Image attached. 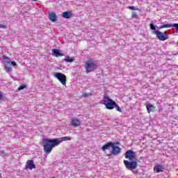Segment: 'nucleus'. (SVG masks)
Returning <instances> with one entry per match:
<instances>
[{"mask_svg": "<svg viewBox=\"0 0 178 178\" xmlns=\"http://www.w3.org/2000/svg\"><path fill=\"white\" fill-rule=\"evenodd\" d=\"M72 140V138L69 136H64L60 138V140L58 138H43L42 141V145L44 149L45 154H51L52 152V149L55 148V147H58L60 143L63 141H70Z\"/></svg>", "mask_w": 178, "mask_h": 178, "instance_id": "nucleus-1", "label": "nucleus"}, {"mask_svg": "<svg viewBox=\"0 0 178 178\" xmlns=\"http://www.w3.org/2000/svg\"><path fill=\"white\" fill-rule=\"evenodd\" d=\"M125 158L127 159H129L130 161L127 160H124V164L125 165V168L128 170H131V172H133V173H136L134 172V169H137V167L138 166V163L137 161H134L136 158V152H133V150L129 149L127 150L125 152Z\"/></svg>", "mask_w": 178, "mask_h": 178, "instance_id": "nucleus-2", "label": "nucleus"}, {"mask_svg": "<svg viewBox=\"0 0 178 178\" xmlns=\"http://www.w3.org/2000/svg\"><path fill=\"white\" fill-rule=\"evenodd\" d=\"M100 104L102 105H104L106 106V109L112 110L113 108H115L116 111L118 112L122 113V108L119 106L118 104H116V102L113 101L112 99H111L108 96H104L102 99L100 101Z\"/></svg>", "mask_w": 178, "mask_h": 178, "instance_id": "nucleus-3", "label": "nucleus"}, {"mask_svg": "<svg viewBox=\"0 0 178 178\" xmlns=\"http://www.w3.org/2000/svg\"><path fill=\"white\" fill-rule=\"evenodd\" d=\"M84 67L86 72L88 74V73H91V72H95L98 67V65H97L92 60H88L85 63Z\"/></svg>", "mask_w": 178, "mask_h": 178, "instance_id": "nucleus-4", "label": "nucleus"}, {"mask_svg": "<svg viewBox=\"0 0 178 178\" xmlns=\"http://www.w3.org/2000/svg\"><path fill=\"white\" fill-rule=\"evenodd\" d=\"M54 77H56V79H57L63 86H66V81H67V79L66 77V75H65V74L60 73V72H56L54 74Z\"/></svg>", "mask_w": 178, "mask_h": 178, "instance_id": "nucleus-5", "label": "nucleus"}, {"mask_svg": "<svg viewBox=\"0 0 178 178\" xmlns=\"http://www.w3.org/2000/svg\"><path fill=\"white\" fill-rule=\"evenodd\" d=\"M154 34H156L158 40L160 41H166V40H169V36L166 32H161L159 31H155Z\"/></svg>", "mask_w": 178, "mask_h": 178, "instance_id": "nucleus-6", "label": "nucleus"}, {"mask_svg": "<svg viewBox=\"0 0 178 178\" xmlns=\"http://www.w3.org/2000/svg\"><path fill=\"white\" fill-rule=\"evenodd\" d=\"M111 148V152L107 154V156H112V155H119V154L122 152V148L119 147V146H115V143H113Z\"/></svg>", "mask_w": 178, "mask_h": 178, "instance_id": "nucleus-7", "label": "nucleus"}, {"mask_svg": "<svg viewBox=\"0 0 178 178\" xmlns=\"http://www.w3.org/2000/svg\"><path fill=\"white\" fill-rule=\"evenodd\" d=\"M36 166L34 164V161L28 160L26 163L25 169H29L30 170H33V169H35Z\"/></svg>", "mask_w": 178, "mask_h": 178, "instance_id": "nucleus-8", "label": "nucleus"}, {"mask_svg": "<svg viewBox=\"0 0 178 178\" xmlns=\"http://www.w3.org/2000/svg\"><path fill=\"white\" fill-rule=\"evenodd\" d=\"M165 170V167L161 164H156L154 167V173H161V172H163Z\"/></svg>", "mask_w": 178, "mask_h": 178, "instance_id": "nucleus-9", "label": "nucleus"}, {"mask_svg": "<svg viewBox=\"0 0 178 178\" xmlns=\"http://www.w3.org/2000/svg\"><path fill=\"white\" fill-rule=\"evenodd\" d=\"M81 125V122L77 118H72L71 120V126H74V127H79V126Z\"/></svg>", "mask_w": 178, "mask_h": 178, "instance_id": "nucleus-10", "label": "nucleus"}, {"mask_svg": "<svg viewBox=\"0 0 178 178\" xmlns=\"http://www.w3.org/2000/svg\"><path fill=\"white\" fill-rule=\"evenodd\" d=\"M49 19L50 22H55L56 20H58V17L56 16V13H49Z\"/></svg>", "mask_w": 178, "mask_h": 178, "instance_id": "nucleus-11", "label": "nucleus"}, {"mask_svg": "<svg viewBox=\"0 0 178 178\" xmlns=\"http://www.w3.org/2000/svg\"><path fill=\"white\" fill-rule=\"evenodd\" d=\"M112 145H113V143L108 142L106 145L102 146V150L103 151V152H106V149H109L111 147H112Z\"/></svg>", "mask_w": 178, "mask_h": 178, "instance_id": "nucleus-12", "label": "nucleus"}, {"mask_svg": "<svg viewBox=\"0 0 178 178\" xmlns=\"http://www.w3.org/2000/svg\"><path fill=\"white\" fill-rule=\"evenodd\" d=\"M52 56H56V58H59V56H64L65 54L60 53L58 49H52Z\"/></svg>", "mask_w": 178, "mask_h": 178, "instance_id": "nucleus-13", "label": "nucleus"}, {"mask_svg": "<svg viewBox=\"0 0 178 178\" xmlns=\"http://www.w3.org/2000/svg\"><path fill=\"white\" fill-rule=\"evenodd\" d=\"M155 106H154L153 104L146 105L147 113H150L151 112H155Z\"/></svg>", "mask_w": 178, "mask_h": 178, "instance_id": "nucleus-14", "label": "nucleus"}, {"mask_svg": "<svg viewBox=\"0 0 178 178\" xmlns=\"http://www.w3.org/2000/svg\"><path fill=\"white\" fill-rule=\"evenodd\" d=\"M72 16V13H70V11H65L62 14V17H64V19H70Z\"/></svg>", "mask_w": 178, "mask_h": 178, "instance_id": "nucleus-15", "label": "nucleus"}, {"mask_svg": "<svg viewBox=\"0 0 178 178\" xmlns=\"http://www.w3.org/2000/svg\"><path fill=\"white\" fill-rule=\"evenodd\" d=\"M4 67L7 72H12V67H10V61H8L4 64Z\"/></svg>", "mask_w": 178, "mask_h": 178, "instance_id": "nucleus-16", "label": "nucleus"}, {"mask_svg": "<svg viewBox=\"0 0 178 178\" xmlns=\"http://www.w3.org/2000/svg\"><path fill=\"white\" fill-rule=\"evenodd\" d=\"M169 27H173V24H165L164 25H161L159 29H166V28H169Z\"/></svg>", "mask_w": 178, "mask_h": 178, "instance_id": "nucleus-17", "label": "nucleus"}, {"mask_svg": "<svg viewBox=\"0 0 178 178\" xmlns=\"http://www.w3.org/2000/svg\"><path fill=\"white\" fill-rule=\"evenodd\" d=\"M92 93H87V92H84L81 95V97L83 98H88V97H92Z\"/></svg>", "mask_w": 178, "mask_h": 178, "instance_id": "nucleus-18", "label": "nucleus"}, {"mask_svg": "<svg viewBox=\"0 0 178 178\" xmlns=\"http://www.w3.org/2000/svg\"><path fill=\"white\" fill-rule=\"evenodd\" d=\"M65 62H69L70 63H72V62H74V59L70 58L67 56L65 59H64Z\"/></svg>", "mask_w": 178, "mask_h": 178, "instance_id": "nucleus-19", "label": "nucleus"}, {"mask_svg": "<svg viewBox=\"0 0 178 178\" xmlns=\"http://www.w3.org/2000/svg\"><path fill=\"white\" fill-rule=\"evenodd\" d=\"M128 9H130V10H139L138 8H136V6H128Z\"/></svg>", "mask_w": 178, "mask_h": 178, "instance_id": "nucleus-20", "label": "nucleus"}, {"mask_svg": "<svg viewBox=\"0 0 178 178\" xmlns=\"http://www.w3.org/2000/svg\"><path fill=\"white\" fill-rule=\"evenodd\" d=\"M132 19H138V15L136 13H133L131 14Z\"/></svg>", "mask_w": 178, "mask_h": 178, "instance_id": "nucleus-21", "label": "nucleus"}, {"mask_svg": "<svg viewBox=\"0 0 178 178\" xmlns=\"http://www.w3.org/2000/svg\"><path fill=\"white\" fill-rule=\"evenodd\" d=\"M24 88H26V85L22 84L19 87H18L17 90L18 91H20L21 90H24Z\"/></svg>", "mask_w": 178, "mask_h": 178, "instance_id": "nucleus-22", "label": "nucleus"}, {"mask_svg": "<svg viewBox=\"0 0 178 178\" xmlns=\"http://www.w3.org/2000/svg\"><path fill=\"white\" fill-rule=\"evenodd\" d=\"M149 26L151 30H156V27H155V25H154V24H150Z\"/></svg>", "mask_w": 178, "mask_h": 178, "instance_id": "nucleus-23", "label": "nucleus"}, {"mask_svg": "<svg viewBox=\"0 0 178 178\" xmlns=\"http://www.w3.org/2000/svg\"><path fill=\"white\" fill-rule=\"evenodd\" d=\"M3 59H4V60H6V63H7V62H10V61L9 60V57H8V56H3Z\"/></svg>", "mask_w": 178, "mask_h": 178, "instance_id": "nucleus-24", "label": "nucleus"}, {"mask_svg": "<svg viewBox=\"0 0 178 178\" xmlns=\"http://www.w3.org/2000/svg\"><path fill=\"white\" fill-rule=\"evenodd\" d=\"M3 98H5V96H3V94H2V92H0V101L1 99H3Z\"/></svg>", "mask_w": 178, "mask_h": 178, "instance_id": "nucleus-25", "label": "nucleus"}, {"mask_svg": "<svg viewBox=\"0 0 178 178\" xmlns=\"http://www.w3.org/2000/svg\"><path fill=\"white\" fill-rule=\"evenodd\" d=\"M172 27H175L176 30H178V24H173Z\"/></svg>", "mask_w": 178, "mask_h": 178, "instance_id": "nucleus-26", "label": "nucleus"}, {"mask_svg": "<svg viewBox=\"0 0 178 178\" xmlns=\"http://www.w3.org/2000/svg\"><path fill=\"white\" fill-rule=\"evenodd\" d=\"M11 65H12L13 66H17V63H16V62H15V61H12V62H11Z\"/></svg>", "mask_w": 178, "mask_h": 178, "instance_id": "nucleus-27", "label": "nucleus"}, {"mask_svg": "<svg viewBox=\"0 0 178 178\" xmlns=\"http://www.w3.org/2000/svg\"><path fill=\"white\" fill-rule=\"evenodd\" d=\"M0 29H6V25L0 24Z\"/></svg>", "mask_w": 178, "mask_h": 178, "instance_id": "nucleus-28", "label": "nucleus"}, {"mask_svg": "<svg viewBox=\"0 0 178 178\" xmlns=\"http://www.w3.org/2000/svg\"><path fill=\"white\" fill-rule=\"evenodd\" d=\"M32 1H33V2H37V0H32Z\"/></svg>", "mask_w": 178, "mask_h": 178, "instance_id": "nucleus-29", "label": "nucleus"}]
</instances>
